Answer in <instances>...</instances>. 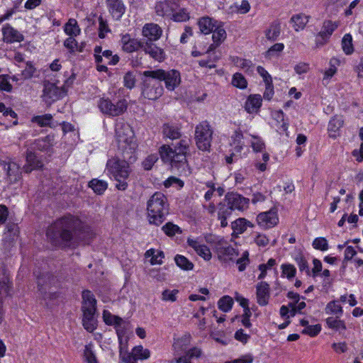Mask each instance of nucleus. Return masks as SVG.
I'll use <instances>...</instances> for the list:
<instances>
[{
    "label": "nucleus",
    "mask_w": 363,
    "mask_h": 363,
    "mask_svg": "<svg viewBox=\"0 0 363 363\" xmlns=\"http://www.w3.org/2000/svg\"><path fill=\"white\" fill-rule=\"evenodd\" d=\"M115 132L118 155L123 157V160L118 157L108 160L106 163V169L110 176L118 182L116 188L123 191L128 186L126 180L131 172L130 164L137 159L138 145L133 130L128 123L117 121Z\"/></svg>",
    "instance_id": "1"
},
{
    "label": "nucleus",
    "mask_w": 363,
    "mask_h": 363,
    "mask_svg": "<svg viewBox=\"0 0 363 363\" xmlns=\"http://www.w3.org/2000/svg\"><path fill=\"white\" fill-rule=\"evenodd\" d=\"M93 233L82 226V222L72 216L56 220L48 227L46 235L52 245L59 247L70 245L79 240L88 242Z\"/></svg>",
    "instance_id": "2"
},
{
    "label": "nucleus",
    "mask_w": 363,
    "mask_h": 363,
    "mask_svg": "<svg viewBox=\"0 0 363 363\" xmlns=\"http://www.w3.org/2000/svg\"><path fill=\"white\" fill-rule=\"evenodd\" d=\"M147 218L151 224L160 225L169 213L167 199L161 192L155 193L147 203Z\"/></svg>",
    "instance_id": "3"
},
{
    "label": "nucleus",
    "mask_w": 363,
    "mask_h": 363,
    "mask_svg": "<svg viewBox=\"0 0 363 363\" xmlns=\"http://www.w3.org/2000/svg\"><path fill=\"white\" fill-rule=\"evenodd\" d=\"M190 140L189 138H182L174 147H171L169 145H163L160 149V154L162 160L177 167L178 164H184L186 163V155L189 150Z\"/></svg>",
    "instance_id": "4"
},
{
    "label": "nucleus",
    "mask_w": 363,
    "mask_h": 363,
    "mask_svg": "<svg viewBox=\"0 0 363 363\" xmlns=\"http://www.w3.org/2000/svg\"><path fill=\"white\" fill-rule=\"evenodd\" d=\"M144 77H151L152 79H155L160 81H164L165 87L169 90H174L181 83V76L179 71L176 69L164 70L157 69L155 70H147L143 72Z\"/></svg>",
    "instance_id": "5"
},
{
    "label": "nucleus",
    "mask_w": 363,
    "mask_h": 363,
    "mask_svg": "<svg viewBox=\"0 0 363 363\" xmlns=\"http://www.w3.org/2000/svg\"><path fill=\"white\" fill-rule=\"evenodd\" d=\"M213 130L207 121H202L195 128V141L202 151L209 150L212 141Z\"/></svg>",
    "instance_id": "6"
},
{
    "label": "nucleus",
    "mask_w": 363,
    "mask_h": 363,
    "mask_svg": "<svg viewBox=\"0 0 363 363\" xmlns=\"http://www.w3.org/2000/svg\"><path fill=\"white\" fill-rule=\"evenodd\" d=\"M98 107L106 115L118 116L126 111L128 102L123 99L114 104L108 98H101L98 101Z\"/></svg>",
    "instance_id": "7"
},
{
    "label": "nucleus",
    "mask_w": 363,
    "mask_h": 363,
    "mask_svg": "<svg viewBox=\"0 0 363 363\" xmlns=\"http://www.w3.org/2000/svg\"><path fill=\"white\" fill-rule=\"evenodd\" d=\"M213 241H216V251L220 261L228 262V261L233 260L238 255V251L231 245H228L223 239L218 238L211 240L207 239V242H208Z\"/></svg>",
    "instance_id": "8"
},
{
    "label": "nucleus",
    "mask_w": 363,
    "mask_h": 363,
    "mask_svg": "<svg viewBox=\"0 0 363 363\" xmlns=\"http://www.w3.org/2000/svg\"><path fill=\"white\" fill-rule=\"evenodd\" d=\"M152 79L151 77H145L143 80V96L150 100H156L163 93V86L159 81Z\"/></svg>",
    "instance_id": "9"
},
{
    "label": "nucleus",
    "mask_w": 363,
    "mask_h": 363,
    "mask_svg": "<svg viewBox=\"0 0 363 363\" xmlns=\"http://www.w3.org/2000/svg\"><path fill=\"white\" fill-rule=\"evenodd\" d=\"M66 94L65 87H59L55 84L49 82L44 83V89L43 91V101L50 105L54 101L59 100Z\"/></svg>",
    "instance_id": "10"
},
{
    "label": "nucleus",
    "mask_w": 363,
    "mask_h": 363,
    "mask_svg": "<svg viewBox=\"0 0 363 363\" xmlns=\"http://www.w3.org/2000/svg\"><path fill=\"white\" fill-rule=\"evenodd\" d=\"M227 205L233 211L238 210L244 211L248 208L249 199L243 197L242 195L231 192L225 195Z\"/></svg>",
    "instance_id": "11"
},
{
    "label": "nucleus",
    "mask_w": 363,
    "mask_h": 363,
    "mask_svg": "<svg viewBox=\"0 0 363 363\" xmlns=\"http://www.w3.org/2000/svg\"><path fill=\"white\" fill-rule=\"evenodd\" d=\"M258 225L264 228L269 229L277 225L279 222L277 212L274 209L260 213L257 217Z\"/></svg>",
    "instance_id": "12"
},
{
    "label": "nucleus",
    "mask_w": 363,
    "mask_h": 363,
    "mask_svg": "<svg viewBox=\"0 0 363 363\" xmlns=\"http://www.w3.org/2000/svg\"><path fill=\"white\" fill-rule=\"evenodd\" d=\"M270 298V287L266 281H260L256 285L257 303L261 306L269 303Z\"/></svg>",
    "instance_id": "13"
},
{
    "label": "nucleus",
    "mask_w": 363,
    "mask_h": 363,
    "mask_svg": "<svg viewBox=\"0 0 363 363\" xmlns=\"http://www.w3.org/2000/svg\"><path fill=\"white\" fill-rule=\"evenodd\" d=\"M142 49L146 54L158 62H162L165 58L164 50L152 43L144 42L142 44Z\"/></svg>",
    "instance_id": "14"
},
{
    "label": "nucleus",
    "mask_w": 363,
    "mask_h": 363,
    "mask_svg": "<svg viewBox=\"0 0 363 363\" xmlns=\"http://www.w3.org/2000/svg\"><path fill=\"white\" fill-rule=\"evenodd\" d=\"M162 33L161 28L155 23H147L143 28V35L149 43L157 40Z\"/></svg>",
    "instance_id": "15"
},
{
    "label": "nucleus",
    "mask_w": 363,
    "mask_h": 363,
    "mask_svg": "<svg viewBox=\"0 0 363 363\" xmlns=\"http://www.w3.org/2000/svg\"><path fill=\"white\" fill-rule=\"evenodd\" d=\"M177 8L178 5L175 1H164L156 4L155 11L158 16L169 17Z\"/></svg>",
    "instance_id": "16"
},
{
    "label": "nucleus",
    "mask_w": 363,
    "mask_h": 363,
    "mask_svg": "<svg viewBox=\"0 0 363 363\" xmlns=\"http://www.w3.org/2000/svg\"><path fill=\"white\" fill-rule=\"evenodd\" d=\"M82 299L83 313H95L96 300L94 294L90 291H84L82 293Z\"/></svg>",
    "instance_id": "17"
},
{
    "label": "nucleus",
    "mask_w": 363,
    "mask_h": 363,
    "mask_svg": "<svg viewBox=\"0 0 363 363\" xmlns=\"http://www.w3.org/2000/svg\"><path fill=\"white\" fill-rule=\"evenodd\" d=\"M2 33L4 40L6 43H20L23 40V35L9 24H6L3 27Z\"/></svg>",
    "instance_id": "18"
},
{
    "label": "nucleus",
    "mask_w": 363,
    "mask_h": 363,
    "mask_svg": "<svg viewBox=\"0 0 363 363\" xmlns=\"http://www.w3.org/2000/svg\"><path fill=\"white\" fill-rule=\"evenodd\" d=\"M187 243L205 260H210L211 259L212 255L209 248L206 245L201 244L198 240L188 238Z\"/></svg>",
    "instance_id": "19"
},
{
    "label": "nucleus",
    "mask_w": 363,
    "mask_h": 363,
    "mask_svg": "<svg viewBox=\"0 0 363 363\" xmlns=\"http://www.w3.org/2000/svg\"><path fill=\"white\" fill-rule=\"evenodd\" d=\"M337 22H333L330 20L325 21L323 22L322 29L318 34V36L322 38V42L319 43L320 45H323L333 34V31L337 28Z\"/></svg>",
    "instance_id": "20"
},
{
    "label": "nucleus",
    "mask_w": 363,
    "mask_h": 363,
    "mask_svg": "<svg viewBox=\"0 0 363 363\" xmlns=\"http://www.w3.org/2000/svg\"><path fill=\"white\" fill-rule=\"evenodd\" d=\"M4 169L11 182H16L21 179L20 166L14 162H9L4 165Z\"/></svg>",
    "instance_id": "21"
},
{
    "label": "nucleus",
    "mask_w": 363,
    "mask_h": 363,
    "mask_svg": "<svg viewBox=\"0 0 363 363\" xmlns=\"http://www.w3.org/2000/svg\"><path fill=\"white\" fill-rule=\"evenodd\" d=\"M144 42H140L135 39H132L129 35H123L121 38L122 48L127 52H132L137 50L139 48H142V44Z\"/></svg>",
    "instance_id": "22"
},
{
    "label": "nucleus",
    "mask_w": 363,
    "mask_h": 363,
    "mask_svg": "<svg viewBox=\"0 0 363 363\" xmlns=\"http://www.w3.org/2000/svg\"><path fill=\"white\" fill-rule=\"evenodd\" d=\"M262 105V97L259 94L250 95L245 104V108L247 113H257Z\"/></svg>",
    "instance_id": "23"
},
{
    "label": "nucleus",
    "mask_w": 363,
    "mask_h": 363,
    "mask_svg": "<svg viewBox=\"0 0 363 363\" xmlns=\"http://www.w3.org/2000/svg\"><path fill=\"white\" fill-rule=\"evenodd\" d=\"M107 4L113 17L116 20L120 19L125 12V6L122 1L120 0H107Z\"/></svg>",
    "instance_id": "24"
},
{
    "label": "nucleus",
    "mask_w": 363,
    "mask_h": 363,
    "mask_svg": "<svg viewBox=\"0 0 363 363\" xmlns=\"http://www.w3.org/2000/svg\"><path fill=\"white\" fill-rule=\"evenodd\" d=\"M26 164L23 167L26 172H30L32 170L42 167V162L36 158L35 155L31 151L26 152Z\"/></svg>",
    "instance_id": "25"
},
{
    "label": "nucleus",
    "mask_w": 363,
    "mask_h": 363,
    "mask_svg": "<svg viewBox=\"0 0 363 363\" xmlns=\"http://www.w3.org/2000/svg\"><path fill=\"white\" fill-rule=\"evenodd\" d=\"M211 33H213L212 39L214 44L210 45L208 51L212 50L216 47L219 45L221 42L223 41L226 38V32L225 29L220 26L216 25V28Z\"/></svg>",
    "instance_id": "26"
},
{
    "label": "nucleus",
    "mask_w": 363,
    "mask_h": 363,
    "mask_svg": "<svg viewBox=\"0 0 363 363\" xmlns=\"http://www.w3.org/2000/svg\"><path fill=\"white\" fill-rule=\"evenodd\" d=\"M217 21L209 17H203L199 19L198 24L201 32L205 35L211 33L216 28Z\"/></svg>",
    "instance_id": "27"
},
{
    "label": "nucleus",
    "mask_w": 363,
    "mask_h": 363,
    "mask_svg": "<svg viewBox=\"0 0 363 363\" xmlns=\"http://www.w3.org/2000/svg\"><path fill=\"white\" fill-rule=\"evenodd\" d=\"M115 328L121 347H122L123 344L126 345L128 339L125 337V334L128 328V323L121 318V323H116Z\"/></svg>",
    "instance_id": "28"
},
{
    "label": "nucleus",
    "mask_w": 363,
    "mask_h": 363,
    "mask_svg": "<svg viewBox=\"0 0 363 363\" xmlns=\"http://www.w3.org/2000/svg\"><path fill=\"white\" fill-rule=\"evenodd\" d=\"M191 337L190 334H185L181 337L175 339L173 343L174 350L177 352L185 350L191 343Z\"/></svg>",
    "instance_id": "29"
},
{
    "label": "nucleus",
    "mask_w": 363,
    "mask_h": 363,
    "mask_svg": "<svg viewBox=\"0 0 363 363\" xmlns=\"http://www.w3.org/2000/svg\"><path fill=\"white\" fill-rule=\"evenodd\" d=\"M309 16L303 13L294 15L291 18L293 27L296 31L303 30L308 22Z\"/></svg>",
    "instance_id": "30"
},
{
    "label": "nucleus",
    "mask_w": 363,
    "mask_h": 363,
    "mask_svg": "<svg viewBox=\"0 0 363 363\" xmlns=\"http://www.w3.org/2000/svg\"><path fill=\"white\" fill-rule=\"evenodd\" d=\"M248 227L252 228L253 224L244 218H240L232 223V228L237 234L243 233Z\"/></svg>",
    "instance_id": "31"
},
{
    "label": "nucleus",
    "mask_w": 363,
    "mask_h": 363,
    "mask_svg": "<svg viewBox=\"0 0 363 363\" xmlns=\"http://www.w3.org/2000/svg\"><path fill=\"white\" fill-rule=\"evenodd\" d=\"M145 257H151L150 264L152 265L155 264H162V259L164 257V252L162 251L155 250V249H150L147 250L145 253Z\"/></svg>",
    "instance_id": "32"
},
{
    "label": "nucleus",
    "mask_w": 363,
    "mask_h": 363,
    "mask_svg": "<svg viewBox=\"0 0 363 363\" xmlns=\"http://www.w3.org/2000/svg\"><path fill=\"white\" fill-rule=\"evenodd\" d=\"M137 360L147 359L150 357V352L148 349L144 348L142 345H138L133 348L131 353Z\"/></svg>",
    "instance_id": "33"
},
{
    "label": "nucleus",
    "mask_w": 363,
    "mask_h": 363,
    "mask_svg": "<svg viewBox=\"0 0 363 363\" xmlns=\"http://www.w3.org/2000/svg\"><path fill=\"white\" fill-rule=\"evenodd\" d=\"M325 310L327 314L335 315L337 318H340L343 313L342 308L339 304L338 301H330L326 305Z\"/></svg>",
    "instance_id": "34"
},
{
    "label": "nucleus",
    "mask_w": 363,
    "mask_h": 363,
    "mask_svg": "<svg viewBox=\"0 0 363 363\" xmlns=\"http://www.w3.org/2000/svg\"><path fill=\"white\" fill-rule=\"evenodd\" d=\"M95 313H83V326L88 332H93L96 328Z\"/></svg>",
    "instance_id": "35"
},
{
    "label": "nucleus",
    "mask_w": 363,
    "mask_h": 363,
    "mask_svg": "<svg viewBox=\"0 0 363 363\" xmlns=\"http://www.w3.org/2000/svg\"><path fill=\"white\" fill-rule=\"evenodd\" d=\"M343 121L341 117L335 116L333 118L328 124V130L330 133V136L335 138L337 131L342 126Z\"/></svg>",
    "instance_id": "36"
},
{
    "label": "nucleus",
    "mask_w": 363,
    "mask_h": 363,
    "mask_svg": "<svg viewBox=\"0 0 363 363\" xmlns=\"http://www.w3.org/2000/svg\"><path fill=\"white\" fill-rule=\"evenodd\" d=\"M64 30L65 33L69 36H77L80 33V28L77 25V22L74 18H70L65 24Z\"/></svg>",
    "instance_id": "37"
},
{
    "label": "nucleus",
    "mask_w": 363,
    "mask_h": 363,
    "mask_svg": "<svg viewBox=\"0 0 363 363\" xmlns=\"http://www.w3.org/2000/svg\"><path fill=\"white\" fill-rule=\"evenodd\" d=\"M163 134L169 139H177L181 136L179 129L174 125L165 124L163 126Z\"/></svg>",
    "instance_id": "38"
},
{
    "label": "nucleus",
    "mask_w": 363,
    "mask_h": 363,
    "mask_svg": "<svg viewBox=\"0 0 363 363\" xmlns=\"http://www.w3.org/2000/svg\"><path fill=\"white\" fill-rule=\"evenodd\" d=\"M340 318L336 317H329L325 320L326 324L328 328L331 329H335L336 330H346V325L343 320H340Z\"/></svg>",
    "instance_id": "39"
},
{
    "label": "nucleus",
    "mask_w": 363,
    "mask_h": 363,
    "mask_svg": "<svg viewBox=\"0 0 363 363\" xmlns=\"http://www.w3.org/2000/svg\"><path fill=\"white\" fill-rule=\"evenodd\" d=\"M89 186L95 193L101 194L107 189L108 184L105 181L94 179L90 181Z\"/></svg>",
    "instance_id": "40"
},
{
    "label": "nucleus",
    "mask_w": 363,
    "mask_h": 363,
    "mask_svg": "<svg viewBox=\"0 0 363 363\" xmlns=\"http://www.w3.org/2000/svg\"><path fill=\"white\" fill-rule=\"evenodd\" d=\"M174 261L176 264L182 269L191 270L194 267V264L183 255H176L174 257Z\"/></svg>",
    "instance_id": "41"
},
{
    "label": "nucleus",
    "mask_w": 363,
    "mask_h": 363,
    "mask_svg": "<svg viewBox=\"0 0 363 363\" xmlns=\"http://www.w3.org/2000/svg\"><path fill=\"white\" fill-rule=\"evenodd\" d=\"M233 62L234 65L243 69L245 72H252V63L250 60H246V59H242L238 57H233Z\"/></svg>",
    "instance_id": "42"
},
{
    "label": "nucleus",
    "mask_w": 363,
    "mask_h": 363,
    "mask_svg": "<svg viewBox=\"0 0 363 363\" xmlns=\"http://www.w3.org/2000/svg\"><path fill=\"white\" fill-rule=\"evenodd\" d=\"M233 305V300L229 296L222 297L218 302V308L225 313L231 310Z\"/></svg>",
    "instance_id": "43"
},
{
    "label": "nucleus",
    "mask_w": 363,
    "mask_h": 363,
    "mask_svg": "<svg viewBox=\"0 0 363 363\" xmlns=\"http://www.w3.org/2000/svg\"><path fill=\"white\" fill-rule=\"evenodd\" d=\"M52 119V116L48 113L42 116H34L31 119V121L38 124L40 127H45L50 124Z\"/></svg>",
    "instance_id": "44"
},
{
    "label": "nucleus",
    "mask_w": 363,
    "mask_h": 363,
    "mask_svg": "<svg viewBox=\"0 0 363 363\" xmlns=\"http://www.w3.org/2000/svg\"><path fill=\"white\" fill-rule=\"evenodd\" d=\"M84 358L87 363H98L96 355L93 350V345L91 343L85 346L84 351Z\"/></svg>",
    "instance_id": "45"
},
{
    "label": "nucleus",
    "mask_w": 363,
    "mask_h": 363,
    "mask_svg": "<svg viewBox=\"0 0 363 363\" xmlns=\"http://www.w3.org/2000/svg\"><path fill=\"white\" fill-rule=\"evenodd\" d=\"M232 84L233 86L241 89H245L247 86L246 79L242 74L239 72H236L235 74H233L232 79Z\"/></svg>",
    "instance_id": "46"
},
{
    "label": "nucleus",
    "mask_w": 363,
    "mask_h": 363,
    "mask_svg": "<svg viewBox=\"0 0 363 363\" xmlns=\"http://www.w3.org/2000/svg\"><path fill=\"white\" fill-rule=\"evenodd\" d=\"M171 16L177 22H184L189 19V14L184 9H176Z\"/></svg>",
    "instance_id": "47"
},
{
    "label": "nucleus",
    "mask_w": 363,
    "mask_h": 363,
    "mask_svg": "<svg viewBox=\"0 0 363 363\" xmlns=\"http://www.w3.org/2000/svg\"><path fill=\"white\" fill-rule=\"evenodd\" d=\"M162 230L168 236H174L177 233H182L180 228L171 222H168L163 225Z\"/></svg>",
    "instance_id": "48"
},
{
    "label": "nucleus",
    "mask_w": 363,
    "mask_h": 363,
    "mask_svg": "<svg viewBox=\"0 0 363 363\" xmlns=\"http://www.w3.org/2000/svg\"><path fill=\"white\" fill-rule=\"evenodd\" d=\"M352 39L350 34H345L342 40V50L346 55L352 54L353 52Z\"/></svg>",
    "instance_id": "49"
},
{
    "label": "nucleus",
    "mask_w": 363,
    "mask_h": 363,
    "mask_svg": "<svg viewBox=\"0 0 363 363\" xmlns=\"http://www.w3.org/2000/svg\"><path fill=\"white\" fill-rule=\"evenodd\" d=\"M280 30V26L279 25L272 24L266 31V38L270 40H275L279 35Z\"/></svg>",
    "instance_id": "50"
},
{
    "label": "nucleus",
    "mask_w": 363,
    "mask_h": 363,
    "mask_svg": "<svg viewBox=\"0 0 363 363\" xmlns=\"http://www.w3.org/2000/svg\"><path fill=\"white\" fill-rule=\"evenodd\" d=\"M282 276L291 279L295 277L296 269L291 264H283L281 266Z\"/></svg>",
    "instance_id": "51"
},
{
    "label": "nucleus",
    "mask_w": 363,
    "mask_h": 363,
    "mask_svg": "<svg viewBox=\"0 0 363 363\" xmlns=\"http://www.w3.org/2000/svg\"><path fill=\"white\" fill-rule=\"evenodd\" d=\"M179 291L177 289H165L162 293L161 299L164 301L174 302L177 301V295Z\"/></svg>",
    "instance_id": "52"
},
{
    "label": "nucleus",
    "mask_w": 363,
    "mask_h": 363,
    "mask_svg": "<svg viewBox=\"0 0 363 363\" xmlns=\"http://www.w3.org/2000/svg\"><path fill=\"white\" fill-rule=\"evenodd\" d=\"M313 247L321 251H326L328 250V240L325 238H317L313 242Z\"/></svg>",
    "instance_id": "53"
},
{
    "label": "nucleus",
    "mask_w": 363,
    "mask_h": 363,
    "mask_svg": "<svg viewBox=\"0 0 363 363\" xmlns=\"http://www.w3.org/2000/svg\"><path fill=\"white\" fill-rule=\"evenodd\" d=\"M233 139V144L235 145V148L237 152H240L242 149V146L244 145L242 142L243 135L240 131H235L232 136Z\"/></svg>",
    "instance_id": "54"
},
{
    "label": "nucleus",
    "mask_w": 363,
    "mask_h": 363,
    "mask_svg": "<svg viewBox=\"0 0 363 363\" xmlns=\"http://www.w3.org/2000/svg\"><path fill=\"white\" fill-rule=\"evenodd\" d=\"M249 262V252L247 251H245L242 253V257L239 258L236 262V264L238 267V270L240 272L244 271Z\"/></svg>",
    "instance_id": "55"
},
{
    "label": "nucleus",
    "mask_w": 363,
    "mask_h": 363,
    "mask_svg": "<svg viewBox=\"0 0 363 363\" xmlns=\"http://www.w3.org/2000/svg\"><path fill=\"white\" fill-rule=\"evenodd\" d=\"M252 141H251V147H252L253 150L255 152H261L264 148L265 145L263 142V140L255 135H252Z\"/></svg>",
    "instance_id": "56"
},
{
    "label": "nucleus",
    "mask_w": 363,
    "mask_h": 363,
    "mask_svg": "<svg viewBox=\"0 0 363 363\" xmlns=\"http://www.w3.org/2000/svg\"><path fill=\"white\" fill-rule=\"evenodd\" d=\"M64 45L70 52H74L76 50H79V52L82 51L81 48L78 49L77 43L72 36H70L65 40Z\"/></svg>",
    "instance_id": "57"
},
{
    "label": "nucleus",
    "mask_w": 363,
    "mask_h": 363,
    "mask_svg": "<svg viewBox=\"0 0 363 363\" xmlns=\"http://www.w3.org/2000/svg\"><path fill=\"white\" fill-rule=\"evenodd\" d=\"M35 71V67L30 64L27 62L26 66L21 74V79H28L31 78Z\"/></svg>",
    "instance_id": "58"
},
{
    "label": "nucleus",
    "mask_w": 363,
    "mask_h": 363,
    "mask_svg": "<svg viewBox=\"0 0 363 363\" xmlns=\"http://www.w3.org/2000/svg\"><path fill=\"white\" fill-rule=\"evenodd\" d=\"M254 241L259 247H266L269 244V240L265 235L255 233Z\"/></svg>",
    "instance_id": "59"
},
{
    "label": "nucleus",
    "mask_w": 363,
    "mask_h": 363,
    "mask_svg": "<svg viewBox=\"0 0 363 363\" xmlns=\"http://www.w3.org/2000/svg\"><path fill=\"white\" fill-rule=\"evenodd\" d=\"M124 86L128 89H132L135 84V77L133 72H127L123 77Z\"/></svg>",
    "instance_id": "60"
},
{
    "label": "nucleus",
    "mask_w": 363,
    "mask_h": 363,
    "mask_svg": "<svg viewBox=\"0 0 363 363\" xmlns=\"http://www.w3.org/2000/svg\"><path fill=\"white\" fill-rule=\"evenodd\" d=\"M320 330L321 327L318 324L314 325H308L303 329V333L307 334L311 337H314L320 332Z\"/></svg>",
    "instance_id": "61"
},
{
    "label": "nucleus",
    "mask_w": 363,
    "mask_h": 363,
    "mask_svg": "<svg viewBox=\"0 0 363 363\" xmlns=\"http://www.w3.org/2000/svg\"><path fill=\"white\" fill-rule=\"evenodd\" d=\"M104 320L108 325H116V323H121V318L111 315L109 312L104 311Z\"/></svg>",
    "instance_id": "62"
},
{
    "label": "nucleus",
    "mask_w": 363,
    "mask_h": 363,
    "mask_svg": "<svg viewBox=\"0 0 363 363\" xmlns=\"http://www.w3.org/2000/svg\"><path fill=\"white\" fill-rule=\"evenodd\" d=\"M336 59H331L330 61V67L325 70L323 77V81L329 80L337 72V68L333 64L334 62H337Z\"/></svg>",
    "instance_id": "63"
},
{
    "label": "nucleus",
    "mask_w": 363,
    "mask_h": 363,
    "mask_svg": "<svg viewBox=\"0 0 363 363\" xmlns=\"http://www.w3.org/2000/svg\"><path fill=\"white\" fill-rule=\"evenodd\" d=\"M158 157L156 155H151L147 157V158L143 161V165L146 170H150L154 164L157 161Z\"/></svg>",
    "instance_id": "64"
}]
</instances>
